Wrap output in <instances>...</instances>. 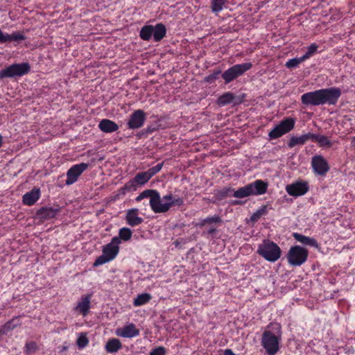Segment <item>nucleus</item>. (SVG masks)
Masks as SVG:
<instances>
[{
	"instance_id": "42",
	"label": "nucleus",
	"mask_w": 355,
	"mask_h": 355,
	"mask_svg": "<svg viewBox=\"0 0 355 355\" xmlns=\"http://www.w3.org/2000/svg\"><path fill=\"white\" fill-rule=\"evenodd\" d=\"M304 135H305L306 141H308L309 140H311L313 142H317L318 137H319V135L313 134V133H311V132L304 134Z\"/></svg>"
},
{
	"instance_id": "14",
	"label": "nucleus",
	"mask_w": 355,
	"mask_h": 355,
	"mask_svg": "<svg viewBox=\"0 0 355 355\" xmlns=\"http://www.w3.org/2000/svg\"><path fill=\"white\" fill-rule=\"evenodd\" d=\"M88 168V164L80 163L72 166L67 172L66 184L75 183L80 175Z\"/></svg>"
},
{
	"instance_id": "48",
	"label": "nucleus",
	"mask_w": 355,
	"mask_h": 355,
	"mask_svg": "<svg viewBox=\"0 0 355 355\" xmlns=\"http://www.w3.org/2000/svg\"><path fill=\"white\" fill-rule=\"evenodd\" d=\"M3 144V137L0 135V147L2 146Z\"/></svg>"
},
{
	"instance_id": "28",
	"label": "nucleus",
	"mask_w": 355,
	"mask_h": 355,
	"mask_svg": "<svg viewBox=\"0 0 355 355\" xmlns=\"http://www.w3.org/2000/svg\"><path fill=\"white\" fill-rule=\"evenodd\" d=\"M151 299V295L148 293H142L137 296L134 300L133 305L135 306H140L147 304Z\"/></svg>"
},
{
	"instance_id": "43",
	"label": "nucleus",
	"mask_w": 355,
	"mask_h": 355,
	"mask_svg": "<svg viewBox=\"0 0 355 355\" xmlns=\"http://www.w3.org/2000/svg\"><path fill=\"white\" fill-rule=\"evenodd\" d=\"M146 173L148 174V175L149 176L150 179L154 176L155 174H157V171H155V170L154 169L153 167L149 168L148 170H147L146 171Z\"/></svg>"
},
{
	"instance_id": "5",
	"label": "nucleus",
	"mask_w": 355,
	"mask_h": 355,
	"mask_svg": "<svg viewBox=\"0 0 355 355\" xmlns=\"http://www.w3.org/2000/svg\"><path fill=\"white\" fill-rule=\"evenodd\" d=\"M257 253L266 261L275 262L281 257L282 250L275 242L264 239L258 245Z\"/></svg>"
},
{
	"instance_id": "35",
	"label": "nucleus",
	"mask_w": 355,
	"mask_h": 355,
	"mask_svg": "<svg viewBox=\"0 0 355 355\" xmlns=\"http://www.w3.org/2000/svg\"><path fill=\"white\" fill-rule=\"evenodd\" d=\"M304 60H305L304 59V58L302 56L300 58H295L288 60L286 62L285 66L288 69L295 68V67H297L301 62H304Z\"/></svg>"
},
{
	"instance_id": "45",
	"label": "nucleus",
	"mask_w": 355,
	"mask_h": 355,
	"mask_svg": "<svg viewBox=\"0 0 355 355\" xmlns=\"http://www.w3.org/2000/svg\"><path fill=\"white\" fill-rule=\"evenodd\" d=\"M224 355H236V354L232 351V349H227L224 352Z\"/></svg>"
},
{
	"instance_id": "25",
	"label": "nucleus",
	"mask_w": 355,
	"mask_h": 355,
	"mask_svg": "<svg viewBox=\"0 0 355 355\" xmlns=\"http://www.w3.org/2000/svg\"><path fill=\"white\" fill-rule=\"evenodd\" d=\"M58 211V209H54L53 207H42L39 210L38 214L44 219H51L54 218Z\"/></svg>"
},
{
	"instance_id": "38",
	"label": "nucleus",
	"mask_w": 355,
	"mask_h": 355,
	"mask_svg": "<svg viewBox=\"0 0 355 355\" xmlns=\"http://www.w3.org/2000/svg\"><path fill=\"white\" fill-rule=\"evenodd\" d=\"M155 190L153 189H148L145 190L143 192H141L136 198L135 200L137 202L141 201L142 199L146 198H151V196L153 195Z\"/></svg>"
},
{
	"instance_id": "21",
	"label": "nucleus",
	"mask_w": 355,
	"mask_h": 355,
	"mask_svg": "<svg viewBox=\"0 0 355 355\" xmlns=\"http://www.w3.org/2000/svg\"><path fill=\"white\" fill-rule=\"evenodd\" d=\"M40 198V189L33 188L22 196L23 204L28 206L33 205Z\"/></svg>"
},
{
	"instance_id": "24",
	"label": "nucleus",
	"mask_w": 355,
	"mask_h": 355,
	"mask_svg": "<svg viewBox=\"0 0 355 355\" xmlns=\"http://www.w3.org/2000/svg\"><path fill=\"white\" fill-rule=\"evenodd\" d=\"M122 347L121 341L117 338L109 339L105 345V350L108 353L117 352Z\"/></svg>"
},
{
	"instance_id": "17",
	"label": "nucleus",
	"mask_w": 355,
	"mask_h": 355,
	"mask_svg": "<svg viewBox=\"0 0 355 355\" xmlns=\"http://www.w3.org/2000/svg\"><path fill=\"white\" fill-rule=\"evenodd\" d=\"M145 119V112L142 110H137L130 116L128 127L130 129H138L143 126Z\"/></svg>"
},
{
	"instance_id": "13",
	"label": "nucleus",
	"mask_w": 355,
	"mask_h": 355,
	"mask_svg": "<svg viewBox=\"0 0 355 355\" xmlns=\"http://www.w3.org/2000/svg\"><path fill=\"white\" fill-rule=\"evenodd\" d=\"M286 193L294 198L305 195L309 190V184L307 181L297 180L285 187Z\"/></svg>"
},
{
	"instance_id": "33",
	"label": "nucleus",
	"mask_w": 355,
	"mask_h": 355,
	"mask_svg": "<svg viewBox=\"0 0 355 355\" xmlns=\"http://www.w3.org/2000/svg\"><path fill=\"white\" fill-rule=\"evenodd\" d=\"M267 214V206L263 205L258 209L250 217V220L253 223L257 222L259 218Z\"/></svg>"
},
{
	"instance_id": "36",
	"label": "nucleus",
	"mask_w": 355,
	"mask_h": 355,
	"mask_svg": "<svg viewBox=\"0 0 355 355\" xmlns=\"http://www.w3.org/2000/svg\"><path fill=\"white\" fill-rule=\"evenodd\" d=\"M318 48V45L315 43L311 44L308 48L306 52L302 55L304 59L306 60L311 58L313 54H315Z\"/></svg>"
},
{
	"instance_id": "41",
	"label": "nucleus",
	"mask_w": 355,
	"mask_h": 355,
	"mask_svg": "<svg viewBox=\"0 0 355 355\" xmlns=\"http://www.w3.org/2000/svg\"><path fill=\"white\" fill-rule=\"evenodd\" d=\"M25 348L27 352H34L37 349V345L34 342H30L26 344Z\"/></svg>"
},
{
	"instance_id": "4",
	"label": "nucleus",
	"mask_w": 355,
	"mask_h": 355,
	"mask_svg": "<svg viewBox=\"0 0 355 355\" xmlns=\"http://www.w3.org/2000/svg\"><path fill=\"white\" fill-rule=\"evenodd\" d=\"M268 183L261 180H257L243 187L239 188L233 193L236 198H243L250 196H260L266 193Z\"/></svg>"
},
{
	"instance_id": "6",
	"label": "nucleus",
	"mask_w": 355,
	"mask_h": 355,
	"mask_svg": "<svg viewBox=\"0 0 355 355\" xmlns=\"http://www.w3.org/2000/svg\"><path fill=\"white\" fill-rule=\"evenodd\" d=\"M120 243L121 241L118 237H113L110 243L103 246V254L95 260L94 266H98L114 259L119 252Z\"/></svg>"
},
{
	"instance_id": "23",
	"label": "nucleus",
	"mask_w": 355,
	"mask_h": 355,
	"mask_svg": "<svg viewBox=\"0 0 355 355\" xmlns=\"http://www.w3.org/2000/svg\"><path fill=\"white\" fill-rule=\"evenodd\" d=\"M293 236L297 241L304 245L311 247H318V242L313 238H311L297 232L293 233Z\"/></svg>"
},
{
	"instance_id": "26",
	"label": "nucleus",
	"mask_w": 355,
	"mask_h": 355,
	"mask_svg": "<svg viewBox=\"0 0 355 355\" xmlns=\"http://www.w3.org/2000/svg\"><path fill=\"white\" fill-rule=\"evenodd\" d=\"M21 324L19 322V318L15 317L8 321L6 323H5L1 327H2V331L3 334H8L9 331L13 330L17 327L19 326Z\"/></svg>"
},
{
	"instance_id": "10",
	"label": "nucleus",
	"mask_w": 355,
	"mask_h": 355,
	"mask_svg": "<svg viewBox=\"0 0 355 355\" xmlns=\"http://www.w3.org/2000/svg\"><path fill=\"white\" fill-rule=\"evenodd\" d=\"M150 180L146 171L137 173L135 178L125 184L120 188L117 196H125L128 192L136 191L138 185H144Z\"/></svg>"
},
{
	"instance_id": "1",
	"label": "nucleus",
	"mask_w": 355,
	"mask_h": 355,
	"mask_svg": "<svg viewBox=\"0 0 355 355\" xmlns=\"http://www.w3.org/2000/svg\"><path fill=\"white\" fill-rule=\"evenodd\" d=\"M340 95L341 90L338 87L321 89L302 94L301 101L305 105H335Z\"/></svg>"
},
{
	"instance_id": "15",
	"label": "nucleus",
	"mask_w": 355,
	"mask_h": 355,
	"mask_svg": "<svg viewBox=\"0 0 355 355\" xmlns=\"http://www.w3.org/2000/svg\"><path fill=\"white\" fill-rule=\"evenodd\" d=\"M311 166L315 174L322 176L329 171V164L322 155H314L312 157Z\"/></svg>"
},
{
	"instance_id": "37",
	"label": "nucleus",
	"mask_w": 355,
	"mask_h": 355,
	"mask_svg": "<svg viewBox=\"0 0 355 355\" xmlns=\"http://www.w3.org/2000/svg\"><path fill=\"white\" fill-rule=\"evenodd\" d=\"M89 343V340L87 338L85 334H80L78 336L76 344L79 348H84Z\"/></svg>"
},
{
	"instance_id": "46",
	"label": "nucleus",
	"mask_w": 355,
	"mask_h": 355,
	"mask_svg": "<svg viewBox=\"0 0 355 355\" xmlns=\"http://www.w3.org/2000/svg\"><path fill=\"white\" fill-rule=\"evenodd\" d=\"M215 232H216V228L215 227H211V228H209L208 230L207 233L209 234L212 235V234H214L215 233Z\"/></svg>"
},
{
	"instance_id": "29",
	"label": "nucleus",
	"mask_w": 355,
	"mask_h": 355,
	"mask_svg": "<svg viewBox=\"0 0 355 355\" xmlns=\"http://www.w3.org/2000/svg\"><path fill=\"white\" fill-rule=\"evenodd\" d=\"M306 142L305 135H300L299 137H292L288 142V146L289 148H293L297 145H304Z\"/></svg>"
},
{
	"instance_id": "9",
	"label": "nucleus",
	"mask_w": 355,
	"mask_h": 355,
	"mask_svg": "<svg viewBox=\"0 0 355 355\" xmlns=\"http://www.w3.org/2000/svg\"><path fill=\"white\" fill-rule=\"evenodd\" d=\"M309 255V251L300 245L292 246L287 254L288 263L293 266H300L304 263Z\"/></svg>"
},
{
	"instance_id": "30",
	"label": "nucleus",
	"mask_w": 355,
	"mask_h": 355,
	"mask_svg": "<svg viewBox=\"0 0 355 355\" xmlns=\"http://www.w3.org/2000/svg\"><path fill=\"white\" fill-rule=\"evenodd\" d=\"M132 235V230L128 227H122L119 231V236H117L119 240L123 241H129Z\"/></svg>"
},
{
	"instance_id": "19",
	"label": "nucleus",
	"mask_w": 355,
	"mask_h": 355,
	"mask_svg": "<svg viewBox=\"0 0 355 355\" xmlns=\"http://www.w3.org/2000/svg\"><path fill=\"white\" fill-rule=\"evenodd\" d=\"M26 40V36L23 32L15 31L11 34L4 33L0 29V44L7 42H20Z\"/></svg>"
},
{
	"instance_id": "31",
	"label": "nucleus",
	"mask_w": 355,
	"mask_h": 355,
	"mask_svg": "<svg viewBox=\"0 0 355 355\" xmlns=\"http://www.w3.org/2000/svg\"><path fill=\"white\" fill-rule=\"evenodd\" d=\"M220 223H221L220 217L219 216L215 215L201 220L198 225L200 227H203L207 224H216Z\"/></svg>"
},
{
	"instance_id": "39",
	"label": "nucleus",
	"mask_w": 355,
	"mask_h": 355,
	"mask_svg": "<svg viewBox=\"0 0 355 355\" xmlns=\"http://www.w3.org/2000/svg\"><path fill=\"white\" fill-rule=\"evenodd\" d=\"M220 73L221 71L220 70L215 71L205 78V81L208 83H213L218 78Z\"/></svg>"
},
{
	"instance_id": "47",
	"label": "nucleus",
	"mask_w": 355,
	"mask_h": 355,
	"mask_svg": "<svg viewBox=\"0 0 355 355\" xmlns=\"http://www.w3.org/2000/svg\"><path fill=\"white\" fill-rule=\"evenodd\" d=\"M352 145L355 147V137L352 139Z\"/></svg>"
},
{
	"instance_id": "12",
	"label": "nucleus",
	"mask_w": 355,
	"mask_h": 355,
	"mask_svg": "<svg viewBox=\"0 0 355 355\" xmlns=\"http://www.w3.org/2000/svg\"><path fill=\"white\" fill-rule=\"evenodd\" d=\"M295 121L293 118H286L277 125L269 133L270 139H276L292 130Z\"/></svg>"
},
{
	"instance_id": "44",
	"label": "nucleus",
	"mask_w": 355,
	"mask_h": 355,
	"mask_svg": "<svg viewBox=\"0 0 355 355\" xmlns=\"http://www.w3.org/2000/svg\"><path fill=\"white\" fill-rule=\"evenodd\" d=\"M163 167V163H159L156 166H153L154 169L157 173L159 172Z\"/></svg>"
},
{
	"instance_id": "40",
	"label": "nucleus",
	"mask_w": 355,
	"mask_h": 355,
	"mask_svg": "<svg viewBox=\"0 0 355 355\" xmlns=\"http://www.w3.org/2000/svg\"><path fill=\"white\" fill-rule=\"evenodd\" d=\"M165 354L166 349L164 347H158L150 352V355H165Z\"/></svg>"
},
{
	"instance_id": "8",
	"label": "nucleus",
	"mask_w": 355,
	"mask_h": 355,
	"mask_svg": "<svg viewBox=\"0 0 355 355\" xmlns=\"http://www.w3.org/2000/svg\"><path fill=\"white\" fill-rule=\"evenodd\" d=\"M31 67L27 62L13 64L0 71V80L6 78L23 76L30 72Z\"/></svg>"
},
{
	"instance_id": "18",
	"label": "nucleus",
	"mask_w": 355,
	"mask_h": 355,
	"mask_svg": "<svg viewBox=\"0 0 355 355\" xmlns=\"http://www.w3.org/2000/svg\"><path fill=\"white\" fill-rule=\"evenodd\" d=\"M139 329L133 323H129L122 327L117 328L115 334L122 338H131L139 335Z\"/></svg>"
},
{
	"instance_id": "11",
	"label": "nucleus",
	"mask_w": 355,
	"mask_h": 355,
	"mask_svg": "<svg viewBox=\"0 0 355 355\" xmlns=\"http://www.w3.org/2000/svg\"><path fill=\"white\" fill-rule=\"evenodd\" d=\"M252 67L251 62H245L237 64L229 68L222 73V78L225 83H229L238 77L242 76L245 72L250 69Z\"/></svg>"
},
{
	"instance_id": "32",
	"label": "nucleus",
	"mask_w": 355,
	"mask_h": 355,
	"mask_svg": "<svg viewBox=\"0 0 355 355\" xmlns=\"http://www.w3.org/2000/svg\"><path fill=\"white\" fill-rule=\"evenodd\" d=\"M227 0H211V11L215 13L220 12L223 9L224 5L225 4Z\"/></svg>"
},
{
	"instance_id": "7",
	"label": "nucleus",
	"mask_w": 355,
	"mask_h": 355,
	"mask_svg": "<svg viewBox=\"0 0 355 355\" xmlns=\"http://www.w3.org/2000/svg\"><path fill=\"white\" fill-rule=\"evenodd\" d=\"M166 35V28L162 23L155 26L145 25L139 31V37L144 41H149L152 37L156 42L161 41Z\"/></svg>"
},
{
	"instance_id": "34",
	"label": "nucleus",
	"mask_w": 355,
	"mask_h": 355,
	"mask_svg": "<svg viewBox=\"0 0 355 355\" xmlns=\"http://www.w3.org/2000/svg\"><path fill=\"white\" fill-rule=\"evenodd\" d=\"M317 143L318 144L320 147L322 148H330L332 146V143L329 140V139L322 135H319Z\"/></svg>"
},
{
	"instance_id": "3",
	"label": "nucleus",
	"mask_w": 355,
	"mask_h": 355,
	"mask_svg": "<svg viewBox=\"0 0 355 355\" xmlns=\"http://www.w3.org/2000/svg\"><path fill=\"white\" fill-rule=\"evenodd\" d=\"M183 204L184 200L182 198H175L171 193L161 198L159 193L156 190H155L149 201L150 207L155 214L166 213L172 207H181Z\"/></svg>"
},
{
	"instance_id": "49",
	"label": "nucleus",
	"mask_w": 355,
	"mask_h": 355,
	"mask_svg": "<svg viewBox=\"0 0 355 355\" xmlns=\"http://www.w3.org/2000/svg\"><path fill=\"white\" fill-rule=\"evenodd\" d=\"M1 331H2V327H1V328H0V337H1V336H3V335H6V334H3V333H1Z\"/></svg>"
},
{
	"instance_id": "16",
	"label": "nucleus",
	"mask_w": 355,
	"mask_h": 355,
	"mask_svg": "<svg viewBox=\"0 0 355 355\" xmlns=\"http://www.w3.org/2000/svg\"><path fill=\"white\" fill-rule=\"evenodd\" d=\"M92 294L83 295L78 300L73 310L77 313L86 316L91 309Z\"/></svg>"
},
{
	"instance_id": "2",
	"label": "nucleus",
	"mask_w": 355,
	"mask_h": 355,
	"mask_svg": "<svg viewBox=\"0 0 355 355\" xmlns=\"http://www.w3.org/2000/svg\"><path fill=\"white\" fill-rule=\"evenodd\" d=\"M281 340L280 324L270 323L262 334L261 343L268 355H275L279 350Z\"/></svg>"
},
{
	"instance_id": "22",
	"label": "nucleus",
	"mask_w": 355,
	"mask_h": 355,
	"mask_svg": "<svg viewBox=\"0 0 355 355\" xmlns=\"http://www.w3.org/2000/svg\"><path fill=\"white\" fill-rule=\"evenodd\" d=\"M98 128L103 132L112 133L119 129V125L112 120L104 119L99 122Z\"/></svg>"
},
{
	"instance_id": "27",
	"label": "nucleus",
	"mask_w": 355,
	"mask_h": 355,
	"mask_svg": "<svg viewBox=\"0 0 355 355\" xmlns=\"http://www.w3.org/2000/svg\"><path fill=\"white\" fill-rule=\"evenodd\" d=\"M235 98L234 94L231 92H226L218 97L217 104L219 106H225L233 102Z\"/></svg>"
},
{
	"instance_id": "20",
	"label": "nucleus",
	"mask_w": 355,
	"mask_h": 355,
	"mask_svg": "<svg viewBox=\"0 0 355 355\" xmlns=\"http://www.w3.org/2000/svg\"><path fill=\"white\" fill-rule=\"evenodd\" d=\"M139 211L137 208L128 209L125 214V221L131 227L137 226L144 222V218L139 216Z\"/></svg>"
}]
</instances>
